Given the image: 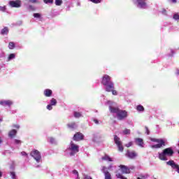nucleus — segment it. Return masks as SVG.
<instances>
[{
    "instance_id": "nucleus-52",
    "label": "nucleus",
    "mask_w": 179,
    "mask_h": 179,
    "mask_svg": "<svg viewBox=\"0 0 179 179\" xmlns=\"http://www.w3.org/2000/svg\"><path fill=\"white\" fill-rule=\"evenodd\" d=\"M2 143V138L0 137V145Z\"/></svg>"
},
{
    "instance_id": "nucleus-27",
    "label": "nucleus",
    "mask_w": 179,
    "mask_h": 179,
    "mask_svg": "<svg viewBox=\"0 0 179 179\" xmlns=\"http://www.w3.org/2000/svg\"><path fill=\"white\" fill-rule=\"evenodd\" d=\"M75 118H80L82 117V113L80 112H74Z\"/></svg>"
},
{
    "instance_id": "nucleus-32",
    "label": "nucleus",
    "mask_w": 179,
    "mask_h": 179,
    "mask_svg": "<svg viewBox=\"0 0 179 179\" xmlns=\"http://www.w3.org/2000/svg\"><path fill=\"white\" fill-rule=\"evenodd\" d=\"M10 174L11 178L16 179V173L15 172H10Z\"/></svg>"
},
{
    "instance_id": "nucleus-12",
    "label": "nucleus",
    "mask_w": 179,
    "mask_h": 179,
    "mask_svg": "<svg viewBox=\"0 0 179 179\" xmlns=\"http://www.w3.org/2000/svg\"><path fill=\"white\" fill-rule=\"evenodd\" d=\"M127 157H129V159H135L136 156H138V154L135 151H129L127 150L126 153Z\"/></svg>"
},
{
    "instance_id": "nucleus-22",
    "label": "nucleus",
    "mask_w": 179,
    "mask_h": 179,
    "mask_svg": "<svg viewBox=\"0 0 179 179\" xmlns=\"http://www.w3.org/2000/svg\"><path fill=\"white\" fill-rule=\"evenodd\" d=\"M105 179H112L111 173L108 171H105L104 172Z\"/></svg>"
},
{
    "instance_id": "nucleus-53",
    "label": "nucleus",
    "mask_w": 179,
    "mask_h": 179,
    "mask_svg": "<svg viewBox=\"0 0 179 179\" xmlns=\"http://www.w3.org/2000/svg\"><path fill=\"white\" fill-rule=\"evenodd\" d=\"M163 13H166L167 11L166 10H163Z\"/></svg>"
},
{
    "instance_id": "nucleus-34",
    "label": "nucleus",
    "mask_w": 179,
    "mask_h": 179,
    "mask_svg": "<svg viewBox=\"0 0 179 179\" xmlns=\"http://www.w3.org/2000/svg\"><path fill=\"white\" fill-rule=\"evenodd\" d=\"M34 17H36L38 19V18L41 17V14L38 13H34Z\"/></svg>"
},
{
    "instance_id": "nucleus-48",
    "label": "nucleus",
    "mask_w": 179,
    "mask_h": 179,
    "mask_svg": "<svg viewBox=\"0 0 179 179\" xmlns=\"http://www.w3.org/2000/svg\"><path fill=\"white\" fill-rule=\"evenodd\" d=\"M94 122H95V124H99V120L96 119H94Z\"/></svg>"
},
{
    "instance_id": "nucleus-19",
    "label": "nucleus",
    "mask_w": 179,
    "mask_h": 179,
    "mask_svg": "<svg viewBox=\"0 0 179 179\" xmlns=\"http://www.w3.org/2000/svg\"><path fill=\"white\" fill-rule=\"evenodd\" d=\"M159 159L160 160H164V161L167 160V157L166 154L164 152V151L161 153H159Z\"/></svg>"
},
{
    "instance_id": "nucleus-54",
    "label": "nucleus",
    "mask_w": 179,
    "mask_h": 179,
    "mask_svg": "<svg viewBox=\"0 0 179 179\" xmlns=\"http://www.w3.org/2000/svg\"><path fill=\"white\" fill-rule=\"evenodd\" d=\"M85 178H90L92 179V178L89 177V176H86Z\"/></svg>"
},
{
    "instance_id": "nucleus-56",
    "label": "nucleus",
    "mask_w": 179,
    "mask_h": 179,
    "mask_svg": "<svg viewBox=\"0 0 179 179\" xmlns=\"http://www.w3.org/2000/svg\"><path fill=\"white\" fill-rule=\"evenodd\" d=\"M29 8H33V6H29Z\"/></svg>"
},
{
    "instance_id": "nucleus-41",
    "label": "nucleus",
    "mask_w": 179,
    "mask_h": 179,
    "mask_svg": "<svg viewBox=\"0 0 179 179\" xmlns=\"http://www.w3.org/2000/svg\"><path fill=\"white\" fill-rule=\"evenodd\" d=\"M13 128H16V129H19V128H20V126L19 124H13Z\"/></svg>"
},
{
    "instance_id": "nucleus-39",
    "label": "nucleus",
    "mask_w": 179,
    "mask_h": 179,
    "mask_svg": "<svg viewBox=\"0 0 179 179\" xmlns=\"http://www.w3.org/2000/svg\"><path fill=\"white\" fill-rule=\"evenodd\" d=\"M47 108H48L49 110H52V105H51V104L48 105V106H47Z\"/></svg>"
},
{
    "instance_id": "nucleus-17",
    "label": "nucleus",
    "mask_w": 179,
    "mask_h": 179,
    "mask_svg": "<svg viewBox=\"0 0 179 179\" xmlns=\"http://www.w3.org/2000/svg\"><path fill=\"white\" fill-rule=\"evenodd\" d=\"M17 134V131H16V129H12L8 132V136L9 138H13L16 136Z\"/></svg>"
},
{
    "instance_id": "nucleus-21",
    "label": "nucleus",
    "mask_w": 179,
    "mask_h": 179,
    "mask_svg": "<svg viewBox=\"0 0 179 179\" xmlns=\"http://www.w3.org/2000/svg\"><path fill=\"white\" fill-rule=\"evenodd\" d=\"M13 102L10 100L4 101V107H10Z\"/></svg>"
},
{
    "instance_id": "nucleus-30",
    "label": "nucleus",
    "mask_w": 179,
    "mask_h": 179,
    "mask_svg": "<svg viewBox=\"0 0 179 179\" xmlns=\"http://www.w3.org/2000/svg\"><path fill=\"white\" fill-rule=\"evenodd\" d=\"M124 135H129L131 134V129H126L123 131Z\"/></svg>"
},
{
    "instance_id": "nucleus-38",
    "label": "nucleus",
    "mask_w": 179,
    "mask_h": 179,
    "mask_svg": "<svg viewBox=\"0 0 179 179\" xmlns=\"http://www.w3.org/2000/svg\"><path fill=\"white\" fill-rule=\"evenodd\" d=\"M15 143H16V145H20V143H22V141L20 140L15 139Z\"/></svg>"
},
{
    "instance_id": "nucleus-44",
    "label": "nucleus",
    "mask_w": 179,
    "mask_h": 179,
    "mask_svg": "<svg viewBox=\"0 0 179 179\" xmlns=\"http://www.w3.org/2000/svg\"><path fill=\"white\" fill-rule=\"evenodd\" d=\"M0 105L5 107V101H0Z\"/></svg>"
},
{
    "instance_id": "nucleus-37",
    "label": "nucleus",
    "mask_w": 179,
    "mask_h": 179,
    "mask_svg": "<svg viewBox=\"0 0 179 179\" xmlns=\"http://www.w3.org/2000/svg\"><path fill=\"white\" fill-rule=\"evenodd\" d=\"M0 10L1 12H5V10H6V6H0Z\"/></svg>"
},
{
    "instance_id": "nucleus-29",
    "label": "nucleus",
    "mask_w": 179,
    "mask_h": 179,
    "mask_svg": "<svg viewBox=\"0 0 179 179\" xmlns=\"http://www.w3.org/2000/svg\"><path fill=\"white\" fill-rule=\"evenodd\" d=\"M50 105H51V106H57V99L52 98V99L50 100Z\"/></svg>"
},
{
    "instance_id": "nucleus-25",
    "label": "nucleus",
    "mask_w": 179,
    "mask_h": 179,
    "mask_svg": "<svg viewBox=\"0 0 179 179\" xmlns=\"http://www.w3.org/2000/svg\"><path fill=\"white\" fill-rule=\"evenodd\" d=\"M137 111H145V108L142 105H138L136 107Z\"/></svg>"
},
{
    "instance_id": "nucleus-49",
    "label": "nucleus",
    "mask_w": 179,
    "mask_h": 179,
    "mask_svg": "<svg viewBox=\"0 0 179 179\" xmlns=\"http://www.w3.org/2000/svg\"><path fill=\"white\" fill-rule=\"evenodd\" d=\"M129 169V171H131V170H134L135 169V166H131Z\"/></svg>"
},
{
    "instance_id": "nucleus-43",
    "label": "nucleus",
    "mask_w": 179,
    "mask_h": 179,
    "mask_svg": "<svg viewBox=\"0 0 179 179\" xmlns=\"http://www.w3.org/2000/svg\"><path fill=\"white\" fill-rule=\"evenodd\" d=\"M73 174H76V176H79V173L76 170L73 171Z\"/></svg>"
},
{
    "instance_id": "nucleus-24",
    "label": "nucleus",
    "mask_w": 179,
    "mask_h": 179,
    "mask_svg": "<svg viewBox=\"0 0 179 179\" xmlns=\"http://www.w3.org/2000/svg\"><path fill=\"white\" fill-rule=\"evenodd\" d=\"M16 57V55L15 53H11L9 55L8 57V61H10L12 59H14V58Z\"/></svg>"
},
{
    "instance_id": "nucleus-47",
    "label": "nucleus",
    "mask_w": 179,
    "mask_h": 179,
    "mask_svg": "<svg viewBox=\"0 0 179 179\" xmlns=\"http://www.w3.org/2000/svg\"><path fill=\"white\" fill-rule=\"evenodd\" d=\"M140 178H141V179H145V178H146V176H143V175H141L140 176Z\"/></svg>"
},
{
    "instance_id": "nucleus-9",
    "label": "nucleus",
    "mask_w": 179,
    "mask_h": 179,
    "mask_svg": "<svg viewBox=\"0 0 179 179\" xmlns=\"http://www.w3.org/2000/svg\"><path fill=\"white\" fill-rule=\"evenodd\" d=\"M9 5L11 8H20L22 6V1L20 0L10 1Z\"/></svg>"
},
{
    "instance_id": "nucleus-40",
    "label": "nucleus",
    "mask_w": 179,
    "mask_h": 179,
    "mask_svg": "<svg viewBox=\"0 0 179 179\" xmlns=\"http://www.w3.org/2000/svg\"><path fill=\"white\" fill-rule=\"evenodd\" d=\"M131 145H132V142H129V143L125 145L126 148H131Z\"/></svg>"
},
{
    "instance_id": "nucleus-16",
    "label": "nucleus",
    "mask_w": 179,
    "mask_h": 179,
    "mask_svg": "<svg viewBox=\"0 0 179 179\" xmlns=\"http://www.w3.org/2000/svg\"><path fill=\"white\" fill-rule=\"evenodd\" d=\"M43 94L45 97H51V96H52V90L46 89L44 90Z\"/></svg>"
},
{
    "instance_id": "nucleus-15",
    "label": "nucleus",
    "mask_w": 179,
    "mask_h": 179,
    "mask_svg": "<svg viewBox=\"0 0 179 179\" xmlns=\"http://www.w3.org/2000/svg\"><path fill=\"white\" fill-rule=\"evenodd\" d=\"M135 143H136V145H138V146H140L141 148H143V139L141 138H135Z\"/></svg>"
},
{
    "instance_id": "nucleus-7",
    "label": "nucleus",
    "mask_w": 179,
    "mask_h": 179,
    "mask_svg": "<svg viewBox=\"0 0 179 179\" xmlns=\"http://www.w3.org/2000/svg\"><path fill=\"white\" fill-rule=\"evenodd\" d=\"M106 91L109 92H111L113 96H117V94H118L117 91L114 90V83H110L106 87Z\"/></svg>"
},
{
    "instance_id": "nucleus-4",
    "label": "nucleus",
    "mask_w": 179,
    "mask_h": 179,
    "mask_svg": "<svg viewBox=\"0 0 179 179\" xmlns=\"http://www.w3.org/2000/svg\"><path fill=\"white\" fill-rule=\"evenodd\" d=\"M31 156L34 157V159L37 162V163H40L41 160V155H40V152L37 150H35L30 153Z\"/></svg>"
},
{
    "instance_id": "nucleus-45",
    "label": "nucleus",
    "mask_w": 179,
    "mask_h": 179,
    "mask_svg": "<svg viewBox=\"0 0 179 179\" xmlns=\"http://www.w3.org/2000/svg\"><path fill=\"white\" fill-rule=\"evenodd\" d=\"M21 155H22V156H27V153L26 152H24V151L22 152H21Z\"/></svg>"
},
{
    "instance_id": "nucleus-35",
    "label": "nucleus",
    "mask_w": 179,
    "mask_h": 179,
    "mask_svg": "<svg viewBox=\"0 0 179 179\" xmlns=\"http://www.w3.org/2000/svg\"><path fill=\"white\" fill-rule=\"evenodd\" d=\"M173 19H175V20H179V15L178 14H174L173 15Z\"/></svg>"
},
{
    "instance_id": "nucleus-46",
    "label": "nucleus",
    "mask_w": 179,
    "mask_h": 179,
    "mask_svg": "<svg viewBox=\"0 0 179 179\" xmlns=\"http://www.w3.org/2000/svg\"><path fill=\"white\" fill-rule=\"evenodd\" d=\"M29 2H31V3H36L37 0H29Z\"/></svg>"
},
{
    "instance_id": "nucleus-13",
    "label": "nucleus",
    "mask_w": 179,
    "mask_h": 179,
    "mask_svg": "<svg viewBox=\"0 0 179 179\" xmlns=\"http://www.w3.org/2000/svg\"><path fill=\"white\" fill-rule=\"evenodd\" d=\"M163 152L166 156L171 157V156H173V155H174V151L173 150V149L171 148H166L163 150Z\"/></svg>"
},
{
    "instance_id": "nucleus-10",
    "label": "nucleus",
    "mask_w": 179,
    "mask_h": 179,
    "mask_svg": "<svg viewBox=\"0 0 179 179\" xmlns=\"http://www.w3.org/2000/svg\"><path fill=\"white\" fill-rule=\"evenodd\" d=\"M122 174H129L131 173V171L129 168L125 165H120L119 166Z\"/></svg>"
},
{
    "instance_id": "nucleus-36",
    "label": "nucleus",
    "mask_w": 179,
    "mask_h": 179,
    "mask_svg": "<svg viewBox=\"0 0 179 179\" xmlns=\"http://www.w3.org/2000/svg\"><path fill=\"white\" fill-rule=\"evenodd\" d=\"M50 143H52V144L55 143V138H52V137H50Z\"/></svg>"
},
{
    "instance_id": "nucleus-23",
    "label": "nucleus",
    "mask_w": 179,
    "mask_h": 179,
    "mask_svg": "<svg viewBox=\"0 0 179 179\" xmlns=\"http://www.w3.org/2000/svg\"><path fill=\"white\" fill-rule=\"evenodd\" d=\"M8 33H9V29H8L7 27H4L2 30H1V34H8Z\"/></svg>"
},
{
    "instance_id": "nucleus-6",
    "label": "nucleus",
    "mask_w": 179,
    "mask_h": 179,
    "mask_svg": "<svg viewBox=\"0 0 179 179\" xmlns=\"http://www.w3.org/2000/svg\"><path fill=\"white\" fill-rule=\"evenodd\" d=\"M101 83L103 86H108V85L113 83V82H111V77L108 75H104L102 78Z\"/></svg>"
},
{
    "instance_id": "nucleus-14",
    "label": "nucleus",
    "mask_w": 179,
    "mask_h": 179,
    "mask_svg": "<svg viewBox=\"0 0 179 179\" xmlns=\"http://www.w3.org/2000/svg\"><path fill=\"white\" fill-rule=\"evenodd\" d=\"M77 127L78 126L76 125V122H75L67 124V128H69V129H71V131H74V129Z\"/></svg>"
},
{
    "instance_id": "nucleus-3",
    "label": "nucleus",
    "mask_w": 179,
    "mask_h": 179,
    "mask_svg": "<svg viewBox=\"0 0 179 179\" xmlns=\"http://www.w3.org/2000/svg\"><path fill=\"white\" fill-rule=\"evenodd\" d=\"M114 142L115 145H117L118 150L120 152H124V146H122V143L121 142L120 137H118L117 135L114 136Z\"/></svg>"
},
{
    "instance_id": "nucleus-20",
    "label": "nucleus",
    "mask_w": 179,
    "mask_h": 179,
    "mask_svg": "<svg viewBox=\"0 0 179 179\" xmlns=\"http://www.w3.org/2000/svg\"><path fill=\"white\" fill-rule=\"evenodd\" d=\"M102 160H105L106 162H113V159L110 157L107 154H105L103 157H101Z\"/></svg>"
},
{
    "instance_id": "nucleus-33",
    "label": "nucleus",
    "mask_w": 179,
    "mask_h": 179,
    "mask_svg": "<svg viewBox=\"0 0 179 179\" xmlns=\"http://www.w3.org/2000/svg\"><path fill=\"white\" fill-rule=\"evenodd\" d=\"M45 3H54V0H43Z\"/></svg>"
},
{
    "instance_id": "nucleus-1",
    "label": "nucleus",
    "mask_w": 179,
    "mask_h": 179,
    "mask_svg": "<svg viewBox=\"0 0 179 179\" xmlns=\"http://www.w3.org/2000/svg\"><path fill=\"white\" fill-rule=\"evenodd\" d=\"M152 142H156L158 144H155L151 146L152 149H160L163 146L166 145V141L162 138H152Z\"/></svg>"
},
{
    "instance_id": "nucleus-28",
    "label": "nucleus",
    "mask_w": 179,
    "mask_h": 179,
    "mask_svg": "<svg viewBox=\"0 0 179 179\" xmlns=\"http://www.w3.org/2000/svg\"><path fill=\"white\" fill-rule=\"evenodd\" d=\"M55 3L57 6H61L62 5V0H55Z\"/></svg>"
},
{
    "instance_id": "nucleus-8",
    "label": "nucleus",
    "mask_w": 179,
    "mask_h": 179,
    "mask_svg": "<svg viewBox=\"0 0 179 179\" xmlns=\"http://www.w3.org/2000/svg\"><path fill=\"white\" fill-rule=\"evenodd\" d=\"M85 136L83 134L80 132H76L73 136V140L76 141V142H79L80 141H83Z\"/></svg>"
},
{
    "instance_id": "nucleus-51",
    "label": "nucleus",
    "mask_w": 179,
    "mask_h": 179,
    "mask_svg": "<svg viewBox=\"0 0 179 179\" xmlns=\"http://www.w3.org/2000/svg\"><path fill=\"white\" fill-rule=\"evenodd\" d=\"M2 177V171H0V178Z\"/></svg>"
},
{
    "instance_id": "nucleus-2",
    "label": "nucleus",
    "mask_w": 179,
    "mask_h": 179,
    "mask_svg": "<svg viewBox=\"0 0 179 179\" xmlns=\"http://www.w3.org/2000/svg\"><path fill=\"white\" fill-rule=\"evenodd\" d=\"M69 149L71 150L70 156H73V155L79 152V145L75 144L73 141H71Z\"/></svg>"
},
{
    "instance_id": "nucleus-55",
    "label": "nucleus",
    "mask_w": 179,
    "mask_h": 179,
    "mask_svg": "<svg viewBox=\"0 0 179 179\" xmlns=\"http://www.w3.org/2000/svg\"><path fill=\"white\" fill-rule=\"evenodd\" d=\"M0 122H2V119H0Z\"/></svg>"
},
{
    "instance_id": "nucleus-11",
    "label": "nucleus",
    "mask_w": 179,
    "mask_h": 179,
    "mask_svg": "<svg viewBox=\"0 0 179 179\" xmlns=\"http://www.w3.org/2000/svg\"><path fill=\"white\" fill-rule=\"evenodd\" d=\"M137 6L143 9H145L147 6L146 0H136Z\"/></svg>"
},
{
    "instance_id": "nucleus-50",
    "label": "nucleus",
    "mask_w": 179,
    "mask_h": 179,
    "mask_svg": "<svg viewBox=\"0 0 179 179\" xmlns=\"http://www.w3.org/2000/svg\"><path fill=\"white\" fill-rule=\"evenodd\" d=\"M173 3H177V0H171Z\"/></svg>"
},
{
    "instance_id": "nucleus-18",
    "label": "nucleus",
    "mask_w": 179,
    "mask_h": 179,
    "mask_svg": "<svg viewBox=\"0 0 179 179\" xmlns=\"http://www.w3.org/2000/svg\"><path fill=\"white\" fill-rule=\"evenodd\" d=\"M109 110H110V113H113L115 114H117L118 112L120 111V108L113 107V106H109Z\"/></svg>"
},
{
    "instance_id": "nucleus-5",
    "label": "nucleus",
    "mask_w": 179,
    "mask_h": 179,
    "mask_svg": "<svg viewBox=\"0 0 179 179\" xmlns=\"http://www.w3.org/2000/svg\"><path fill=\"white\" fill-rule=\"evenodd\" d=\"M127 117H128V112H127V110H119L117 114V117L118 120L121 121L124 120V118H127Z\"/></svg>"
},
{
    "instance_id": "nucleus-31",
    "label": "nucleus",
    "mask_w": 179,
    "mask_h": 179,
    "mask_svg": "<svg viewBox=\"0 0 179 179\" xmlns=\"http://www.w3.org/2000/svg\"><path fill=\"white\" fill-rule=\"evenodd\" d=\"M90 2H92V3H100L102 0H89Z\"/></svg>"
},
{
    "instance_id": "nucleus-42",
    "label": "nucleus",
    "mask_w": 179,
    "mask_h": 179,
    "mask_svg": "<svg viewBox=\"0 0 179 179\" xmlns=\"http://www.w3.org/2000/svg\"><path fill=\"white\" fill-rule=\"evenodd\" d=\"M145 130H146L147 135H149V134H150V131H149V129L148 128V127L145 126Z\"/></svg>"
},
{
    "instance_id": "nucleus-26",
    "label": "nucleus",
    "mask_w": 179,
    "mask_h": 179,
    "mask_svg": "<svg viewBox=\"0 0 179 179\" xmlns=\"http://www.w3.org/2000/svg\"><path fill=\"white\" fill-rule=\"evenodd\" d=\"M15 43H13V42H10V43H8V48H9L10 50H13V48H15Z\"/></svg>"
}]
</instances>
